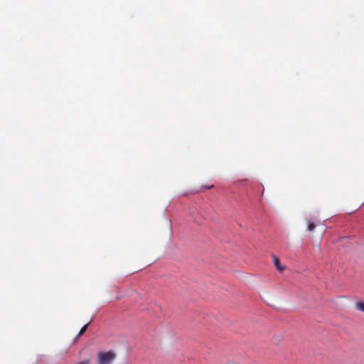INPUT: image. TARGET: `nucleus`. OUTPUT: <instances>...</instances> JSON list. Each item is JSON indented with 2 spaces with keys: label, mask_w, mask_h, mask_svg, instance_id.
<instances>
[{
  "label": "nucleus",
  "mask_w": 364,
  "mask_h": 364,
  "mask_svg": "<svg viewBox=\"0 0 364 364\" xmlns=\"http://www.w3.org/2000/svg\"><path fill=\"white\" fill-rule=\"evenodd\" d=\"M115 354L109 350L107 352H100L97 355V364H111L115 359Z\"/></svg>",
  "instance_id": "nucleus-1"
},
{
  "label": "nucleus",
  "mask_w": 364,
  "mask_h": 364,
  "mask_svg": "<svg viewBox=\"0 0 364 364\" xmlns=\"http://www.w3.org/2000/svg\"><path fill=\"white\" fill-rule=\"evenodd\" d=\"M272 259L274 264L277 269V270L279 271L280 272H282L286 269V267L281 264L280 260L277 257L273 256Z\"/></svg>",
  "instance_id": "nucleus-2"
},
{
  "label": "nucleus",
  "mask_w": 364,
  "mask_h": 364,
  "mask_svg": "<svg viewBox=\"0 0 364 364\" xmlns=\"http://www.w3.org/2000/svg\"><path fill=\"white\" fill-rule=\"evenodd\" d=\"M355 307L358 311L364 313V301H358L355 304Z\"/></svg>",
  "instance_id": "nucleus-3"
},
{
  "label": "nucleus",
  "mask_w": 364,
  "mask_h": 364,
  "mask_svg": "<svg viewBox=\"0 0 364 364\" xmlns=\"http://www.w3.org/2000/svg\"><path fill=\"white\" fill-rule=\"evenodd\" d=\"M315 228H316V225H315L314 222H312V221L308 222L307 229L309 232L313 231L315 229Z\"/></svg>",
  "instance_id": "nucleus-4"
},
{
  "label": "nucleus",
  "mask_w": 364,
  "mask_h": 364,
  "mask_svg": "<svg viewBox=\"0 0 364 364\" xmlns=\"http://www.w3.org/2000/svg\"><path fill=\"white\" fill-rule=\"evenodd\" d=\"M89 324H90V323H87V324L84 325L82 327V328L80 329V332L78 333V336H80L84 334V333L87 331Z\"/></svg>",
  "instance_id": "nucleus-5"
},
{
  "label": "nucleus",
  "mask_w": 364,
  "mask_h": 364,
  "mask_svg": "<svg viewBox=\"0 0 364 364\" xmlns=\"http://www.w3.org/2000/svg\"><path fill=\"white\" fill-rule=\"evenodd\" d=\"M213 187V185H211V186H206V187H204V188H212Z\"/></svg>",
  "instance_id": "nucleus-6"
}]
</instances>
